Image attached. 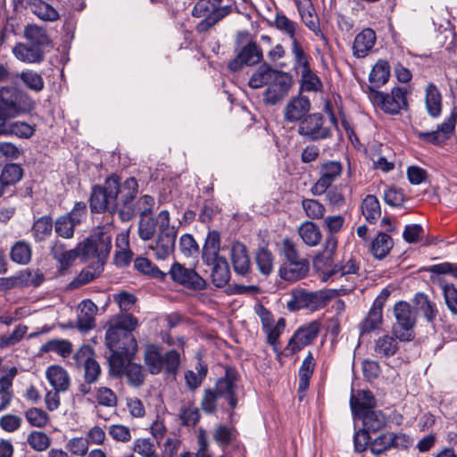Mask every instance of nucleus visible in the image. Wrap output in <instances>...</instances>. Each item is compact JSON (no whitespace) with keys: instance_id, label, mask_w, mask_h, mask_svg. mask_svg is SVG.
Returning a JSON list of instances; mask_svg holds the SVG:
<instances>
[{"instance_id":"f257e3e1","label":"nucleus","mask_w":457,"mask_h":457,"mask_svg":"<svg viewBox=\"0 0 457 457\" xmlns=\"http://www.w3.org/2000/svg\"><path fill=\"white\" fill-rule=\"evenodd\" d=\"M138 194V182L134 177L120 181V176L112 173L103 185H94L89 196V208L92 213L108 212L117 215L122 222L135 218L133 198Z\"/></svg>"},{"instance_id":"f03ea898","label":"nucleus","mask_w":457,"mask_h":457,"mask_svg":"<svg viewBox=\"0 0 457 457\" xmlns=\"http://www.w3.org/2000/svg\"><path fill=\"white\" fill-rule=\"evenodd\" d=\"M35 102L24 91L13 87H0V137L15 136L29 139L35 134V126L25 121L11 120L30 112Z\"/></svg>"},{"instance_id":"7ed1b4c3","label":"nucleus","mask_w":457,"mask_h":457,"mask_svg":"<svg viewBox=\"0 0 457 457\" xmlns=\"http://www.w3.org/2000/svg\"><path fill=\"white\" fill-rule=\"evenodd\" d=\"M111 351L109 364L112 371L120 376L125 374L128 383L135 387L141 386L145 382V374L142 366L131 362L135 353L137 351V345H107Z\"/></svg>"},{"instance_id":"20e7f679","label":"nucleus","mask_w":457,"mask_h":457,"mask_svg":"<svg viewBox=\"0 0 457 457\" xmlns=\"http://www.w3.org/2000/svg\"><path fill=\"white\" fill-rule=\"evenodd\" d=\"M355 288L353 284L349 287H341L339 290H320L308 292L304 289L293 291L292 299L287 302V307L291 312L301 309H310L312 311L325 307L328 303L335 296L346 295Z\"/></svg>"},{"instance_id":"39448f33","label":"nucleus","mask_w":457,"mask_h":457,"mask_svg":"<svg viewBox=\"0 0 457 457\" xmlns=\"http://www.w3.org/2000/svg\"><path fill=\"white\" fill-rule=\"evenodd\" d=\"M394 314L396 322L393 325L392 332L395 337L384 336L378 337L376 343H392L395 339L401 342L414 340V327L416 324V314L411 306L405 301H399L394 306Z\"/></svg>"},{"instance_id":"423d86ee","label":"nucleus","mask_w":457,"mask_h":457,"mask_svg":"<svg viewBox=\"0 0 457 457\" xmlns=\"http://www.w3.org/2000/svg\"><path fill=\"white\" fill-rule=\"evenodd\" d=\"M76 247L83 261L96 260L94 262L105 263L112 249V237L103 228H97Z\"/></svg>"},{"instance_id":"0eeeda50","label":"nucleus","mask_w":457,"mask_h":457,"mask_svg":"<svg viewBox=\"0 0 457 457\" xmlns=\"http://www.w3.org/2000/svg\"><path fill=\"white\" fill-rule=\"evenodd\" d=\"M135 205V217L139 213L138 237L143 241L151 240L156 233L160 231V218L155 219L150 215L153 212L154 198L149 195H143L139 198L137 195L133 198Z\"/></svg>"},{"instance_id":"6e6552de","label":"nucleus","mask_w":457,"mask_h":457,"mask_svg":"<svg viewBox=\"0 0 457 457\" xmlns=\"http://www.w3.org/2000/svg\"><path fill=\"white\" fill-rule=\"evenodd\" d=\"M137 327V319L130 313L114 316L105 325L106 343H137L133 334Z\"/></svg>"},{"instance_id":"1a4fd4ad","label":"nucleus","mask_w":457,"mask_h":457,"mask_svg":"<svg viewBox=\"0 0 457 457\" xmlns=\"http://www.w3.org/2000/svg\"><path fill=\"white\" fill-rule=\"evenodd\" d=\"M145 363L153 375L160 374L162 370L168 375H175L180 364V355L176 350H170L162 355L156 345H147Z\"/></svg>"},{"instance_id":"9d476101","label":"nucleus","mask_w":457,"mask_h":457,"mask_svg":"<svg viewBox=\"0 0 457 457\" xmlns=\"http://www.w3.org/2000/svg\"><path fill=\"white\" fill-rule=\"evenodd\" d=\"M160 231L155 239L154 245L152 246L154 256L158 260H165L175 249L177 238V229L170 226V212L167 210L159 212Z\"/></svg>"},{"instance_id":"9b49d317","label":"nucleus","mask_w":457,"mask_h":457,"mask_svg":"<svg viewBox=\"0 0 457 457\" xmlns=\"http://www.w3.org/2000/svg\"><path fill=\"white\" fill-rule=\"evenodd\" d=\"M370 92L374 103L385 113L395 115L402 110H408L407 90L403 87H395L392 88L389 94L370 87Z\"/></svg>"},{"instance_id":"f8f14e48","label":"nucleus","mask_w":457,"mask_h":457,"mask_svg":"<svg viewBox=\"0 0 457 457\" xmlns=\"http://www.w3.org/2000/svg\"><path fill=\"white\" fill-rule=\"evenodd\" d=\"M170 279L177 285L193 291L206 289L207 282L194 269L175 262L169 270Z\"/></svg>"},{"instance_id":"ddd939ff","label":"nucleus","mask_w":457,"mask_h":457,"mask_svg":"<svg viewBox=\"0 0 457 457\" xmlns=\"http://www.w3.org/2000/svg\"><path fill=\"white\" fill-rule=\"evenodd\" d=\"M297 133L309 141H320L332 137L331 129L324 126V117L320 112L308 114L299 123Z\"/></svg>"},{"instance_id":"4468645a","label":"nucleus","mask_w":457,"mask_h":457,"mask_svg":"<svg viewBox=\"0 0 457 457\" xmlns=\"http://www.w3.org/2000/svg\"><path fill=\"white\" fill-rule=\"evenodd\" d=\"M343 164L338 161H327L321 164L320 178L311 187L312 195H321L331 187L343 172Z\"/></svg>"},{"instance_id":"2eb2a0df","label":"nucleus","mask_w":457,"mask_h":457,"mask_svg":"<svg viewBox=\"0 0 457 457\" xmlns=\"http://www.w3.org/2000/svg\"><path fill=\"white\" fill-rule=\"evenodd\" d=\"M291 87L292 76L285 71L278 73L263 92L264 103L269 105L278 104L288 95Z\"/></svg>"},{"instance_id":"dca6fc26","label":"nucleus","mask_w":457,"mask_h":457,"mask_svg":"<svg viewBox=\"0 0 457 457\" xmlns=\"http://www.w3.org/2000/svg\"><path fill=\"white\" fill-rule=\"evenodd\" d=\"M263 54L261 46L250 41L243 46L237 54L228 62V69L233 72L240 71L244 66H253L262 60Z\"/></svg>"},{"instance_id":"f3484780","label":"nucleus","mask_w":457,"mask_h":457,"mask_svg":"<svg viewBox=\"0 0 457 457\" xmlns=\"http://www.w3.org/2000/svg\"><path fill=\"white\" fill-rule=\"evenodd\" d=\"M94 350L90 345H82L79 350L74 354L78 364L83 363L84 380L87 384H94L98 380L101 374V367L94 359Z\"/></svg>"},{"instance_id":"a211bd4d","label":"nucleus","mask_w":457,"mask_h":457,"mask_svg":"<svg viewBox=\"0 0 457 457\" xmlns=\"http://www.w3.org/2000/svg\"><path fill=\"white\" fill-rule=\"evenodd\" d=\"M311 107V101L307 96L302 95L294 96L284 108V120L287 123H300L309 114Z\"/></svg>"},{"instance_id":"6ab92c4d","label":"nucleus","mask_w":457,"mask_h":457,"mask_svg":"<svg viewBox=\"0 0 457 457\" xmlns=\"http://www.w3.org/2000/svg\"><path fill=\"white\" fill-rule=\"evenodd\" d=\"M237 372L236 370L227 367L224 377L218 379L214 392L220 396L225 398L231 408H236L237 399L235 392V382L237 379Z\"/></svg>"},{"instance_id":"aec40b11","label":"nucleus","mask_w":457,"mask_h":457,"mask_svg":"<svg viewBox=\"0 0 457 457\" xmlns=\"http://www.w3.org/2000/svg\"><path fill=\"white\" fill-rule=\"evenodd\" d=\"M230 260L236 274L246 277L251 272V261L245 244L235 241L231 245Z\"/></svg>"},{"instance_id":"412c9836","label":"nucleus","mask_w":457,"mask_h":457,"mask_svg":"<svg viewBox=\"0 0 457 457\" xmlns=\"http://www.w3.org/2000/svg\"><path fill=\"white\" fill-rule=\"evenodd\" d=\"M309 271V261L306 258H298L284 262L280 266L278 273L279 277L289 282H295L304 278Z\"/></svg>"},{"instance_id":"4be33fe9","label":"nucleus","mask_w":457,"mask_h":457,"mask_svg":"<svg viewBox=\"0 0 457 457\" xmlns=\"http://www.w3.org/2000/svg\"><path fill=\"white\" fill-rule=\"evenodd\" d=\"M300 14V17L305 26L314 33V35L328 43L327 37L321 31L320 27L319 17L317 16L314 7L311 0L300 2L295 4Z\"/></svg>"},{"instance_id":"5701e85b","label":"nucleus","mask_w":457,"mask_h":457,"mask_svg":"<svg viewBox=\"0 0 457 457\" xmlns=\"http://www.w3.org/2000/svg\"><path fill=\"white\" fill-rule=\"evenodd\" d=\"M377 40L375 31L370 28H365L359 32L353 43V54L356 58L366 57L373 49Z\"/></svg>"},{"instance_id":"b1692460","label":"nucleus","mask_w":457,"mask_h":457,"mask_svg":"<svg viewBox=\"0 0 457 457\" xmlns=\"http://www.w3.org/2000/svg\"><path fill=\"white\" fill-rule=\"evenodd\" d=\"M50 253L52 257L57 261L59 266L58 270L64 271L70 268L72 262L79 257L77 247L71 250H66L65 245L55 240L51 248Z\"/></svg>"},{"instance_id":"393cba45","label":"nucleus","mask_w":457,"mask_h":457,"mask_svg":"<svg viewBox=\"0 0 457 457\" xmlns=\"http://www.w3.org/2000/svg\"><path fill=\"white\" fill-rule=\"evenodd\" d=\"M377 406V400L373 393L370 390L358 391L357 396L353 395L350 398V407L353 416H357L374 411Z\"/></svg>"},{"instance_id":"a878e982","label":"nucleus","mask_w":457,"mask_h":457,"mask_svg":"<svg viewBox=\"0 0 457 457\" xmlns=\"http://www.w3.org/2000/svg\"><path fill=\"white\" fill-rule=\"evenodd\" d=\"M97 306L90 299L83 300L79 305L77 326L81 331H88L95 326Z\"/></svg>"},{"instance_id":"bb28decb","label":"nucleus","mask_w":457,"mask_h":457,"mask_svg":"<svg viewBox=\"0 0 457 457\" xmlns=\"http://www.w3.org/2000/svg\"><path fill=\"white\" fill-rule=\"evenodd\" d=\"M220 235L217 230L209 231L203 250L202 260L204 264L210 266L215 260L220 259Z\"/></svg>"},{"instance_id":"cd10ccee","label":"nucleus","mask_w":457,"mask_h":457,"mask_svg":"<svg viewBox=\"0 0 457 457\" xmlns=\"http://www.w3.org/2000/svg\"><path fill=\"white\" fill-rule=\"evenodd\" d=\"M46 376L57 392H66L71 386V378L65 369L59 365H52L47 368Z\"/></svg>"},{"instance_id":"c85d7f7f","label":"nucleus","mask_w":457,"mask_h":457,"mask_svg":"<svg viewBox=\"0 0 457 457\" xmlns=\"http://www.w3.org/2000/svg\"><path fill=\"white\" fill-rule=\"evenodd\" d=\"M354 420H361L363 429L370 433H376L384 428L386 425V418L382 411L374 410L362 414L353 416Z\"/></svg>"},{"instance_id":"c756f323","label":"nucleus","mask_w":457,"mask_h":457,"mask_svg":"<svg viewBox=\"0 0 457 457\" xmlns=\"http://www.w3.org/2000/svg\"><path fill=\"white\" fill-rule=\"evenodd\" d=\"M104 264L105 263L103 262H92L83 269L79 274L69 283L68 288L75 289L93 281L102 274Z\"/></svg>"},{"instance_id":"7c9ffc66","label":"nucleus","mask_w":457,"mask_h":457,"mask_svg":"<svg viewBox=\"0 0 457 457\" xmlns=\"http://www.w3.org/2000/svg\"><path fill=\"white\" fill-rule=\"evenodd\" d=\"M211 273L212 283L218 288L224 287L230 279L231 273L229 265L225 257H220L212 262Z\"/></svg>"},{"instance_id":"2f4dec72","label":"nucleus","mask_w":457,"mask_h":457,"mask_svg":"<svg viewBox=\"0 0 457 457\" xmlns=\"http://www.w3.org/2000/svg\"><path fill=\"white\" fill-rule=\"evenodd\" d=\"M359 270V262L353 257H351L345 264L337 263L329 269L323 268V270H320V278L322 281H328L337 274H340V277H344L345 275L357 274Z\"/></svg>"},{"instance_id":"473e14b6","label":"nucleus","mask_w":457,"mask_h":457,"mask_svg":"<svg viewBox=\"0 0 457 457\" xmlns=\"http://www.w3.org/2000/svg\"><path fill=\"white\" fill-rule=\"evenodd\" d=\"M12 53L15 57L24 62L34 63L41 62L44 60L45 54L43 50L37 46H27L21 43L17 44Z\"/></svg>"},{"instance_id":"72a5a7b5","label":"nucleus","mask_w":457,"mask_h":457,"mask_svg":"<svg viewBox=\"0 0 457 457\" xmlns=\"http://www.w3.org/2000/svg\"><path fill=\"white\" fill-rule=\"evenodd\" d=\"M281 71L271 68L270 65L264 62L261 64L257 71L252 75L248 85L252 88H260L265 85H269L277 77Z\"/></svg>"},{"instance_id":"f704fd0d","label":"nucleus","mask_w":457,"mask_h":457,"mask_svg":"<svg viewBox=\"0 0 457 457\" xmlns=\"http://www.w3.org/2000/svg\"><path fill=\"white\" fill-rule=\"evenodd\" d=\"M321 325L319 321H312L298 328L288 343H312L320 332Z\"/></svg>"},{"instance_id":"c9c22d12","label":"nucleus","mask_w":457,"mask_h":457,"mask_svg":"<svg viewBox=\"0 0 457 457\" xmlns=\"http://www.w3.org/2000/svg\"><path fill=\"white\" fill-rule=\"evenodd\" d=\"M393 238L384 232H378L370 245V253L378 260L386 258L393 248Z\"/></svg>"},{"instance_id":"e433bc0d","label":"nucleus","mask_w":457,"mask_h":457,"mask_svg":"<svg viewBox=\"0 0 457 457\" xmlns=\"http://www.w3.org/2000/svg\"><path fill=\"white\" fill-rule=\"evenodd\" d=\"M390 77V65L387 61L379 59L373 66L370 76L369 81L372 86L370 87H380L385 85Z\"/></svg>"},{"instance_id":"4c0bfd02","label":"nucleus","mask_w":457,"mask_h":457,"mask_svg":"<svg viewBox=\"0 0 457 457\" xmlns=\"http://www.w3.org/2000/svg\"><path fill=\"white\" fill-rule=\"evenodd\" d=\"M413 303L417 310L420 311L425 319L433 323L437 316L438 311L434 302L430 301L428 296L421 292H418L414 295Z\"/></svg>"},{"instance_id":"58836bf2","label":"nucleus","mask_w":457,"mask_h":457,"mask_svg":"<svg viewBox=\"0 0 457 457\" xmlns=\"http://www.w3.org/2000/svg\"><path fill=\"white\" fill-rule=\"evenodd\" d=\"M10 258L15 263L28 264L32 258L31 244L26 240L16 241L11 247Z\"/></svg>"},{"instance_id":"ea45409f","label":"nucleus","mask_w":457,"mask_h":457,"mask_svg":"<svg viewBox=\"0 0 457 457\" xmlns=\"http://www.w3.org/2000/svg\"><path fill=\"white\" fill-rule=\"evenodd\" d=\"M426 107L431 117H438L442 112V96L433 83H429L426 89Z\"/></svg>"},{"instance_id":"a19ab883","label":"nucleus","mask_w":457,"mask_h":457,"mask_svg":"<svg viewBox=\"0 0 457 457\" xmlns=\"http://www.w3.org/2000/svg\"><path fill=\"white\" fill-rule=\"evenodd\" d=\"M54 221L49 215H43L35 220L31 228L35 242L45 241L52 235Z\"/></svg>"},{"instance_id":"79ce46f5","label":"nucleus","mask_w":457,"mask_h":457,"mask_svg":"<svg viewBox=\"0 0 457 457\" xmlns=\"http://www.w3.org/2000/svg\"><path fill=\"white\" fill-rule=\"evenodd\" d=\"M315 363L313 361V358L312 353H309L308 355L303 360L300 369H299V382H298V394H303L310 386V378L313 373ZM300 400L303 398V395H299Z\"/></svg>"},{"instance_id":"37998d69","label":"nucleus","mask_w":457,"mask_h":457,"mask_svg":"<svg viewBox=\"0 0 457 457\" xmlns=\"http://www.w3.org/2000/svg\"><path fill=\"white\" fill-rule=\"evenodd\" d=\"M237 434L235 427L219 424L214 429L212 438L219 446L226 448L237 439Z\"/></svg>"},{"instance_id":"c03bdc74","label":"nucleus","mask_w":457,"mask_h":457,"mask_svg":"<svg viewBox=\"0 0 457 457\" xmlns=\"http://www.w3.org/2000/svg\"><path fill=\"white\" fill-rule=\"evenodd\" d=\"M254 260L258 270L268 277L273 271L274 255L266 246L258 247L255 252Z\"/></svg>"},{"instance_id":"a18cd8bd","label":"nucleus","mask_w":457,"mask_h":457,"mask_svg":"<svg viewBox=\"0 0 457 457\" xmlns=\"http://www.w3.org/2000/svg\"><path fill=\"white\" fill-rule=\"evenodd\" d=\"M23 177V169L17 163H6L1 170L0 179L9 191L12 186L18 183Z\"/></svg>"},{"instance_id":"49530a36","label":"nucleus","mask_w":457,"mask_h":457,"mask_svg":"<svg viewBox=\"0 0 457 457\" xmlns=\"http://www.w3.org/2000/svg\"><path fill=\"white\" fill-rule=\"evenodd\" d=\"M326 253L317 255L313 260V266L317 270H322L326 266L330 265L332 255L337 245V239L335 234H329L326 237Z\"/></svg>"},{"instance_id":"de8ad7c7","label":"nucleus","mask_w":457,"mask_h":457,"mask_svg":"<svg viewBox=\"0 0 457 457\" xmlns=\"http://www.w3.org/2000/svg\"><path fill=\"white\" fill-rule=\"evenodd\" d=\"M361 212L366 220L370 224L377 222L381 215L380 204L373 195H368L361 203Z\"/></svg>"},{"instance_id":"09e8293b","label":"nucleus","mask_w":457,"mask_h":457,"mask_svg":"<svg viewBox=\"0 0 457 457\" xmlns=\"http://www.w3.org/2000/svg\"><path fill=\"white\" fill-rule=\"evenodd\" d=\"M299 235L303 241L310 245L315 246L321 240L320 228L312 221H305L299 228Z\"/></svg>"},{"instance_id":"8fccbe9b","label":"nucleus","mask_w":457,"mask_h":457,"mask_svg":"<svg viewBox=\"0 0 457 457\" xmlns=\"http://www.w3.org/2000/svg\"><path fill=\"white\" fill-rule=\"evenodd\" d=\"M21 287H38L45 281L44 273L37 269H25L17 272Z\"/></svg>"},{"instance_id":"3c124183","label":"nucleus","mask_w":457,"mask_h":457,"mask_svg":"<svg viewBox=\"0 0 457 457\" xmlns=\"http://www.w3.org/2000/svg\"><path fill=\"white\" fill-rule=\"evenodd\" d=\"M383 315L381 312L370 309L367 317L359 325L360 328V340H365V337L370 333L375 331L379 324H381Z\"/></svg>"},{"instance_id":"603ef678","label":"nucleus","mask_w":457,"mask_h":457,"mask_svg":"<svg viewBox=\"0 0 457 457\" xmlns=\"http://www.w3.org/2000/svg\"><path fill=\"white\" fill-rule=\"evenodd\" d=\"M24 36L31 42V45L37 47L47 46L50 43L46 29L35 24H29L25 27Z\"/></svg>"},{"instance_id":"864d4df0","label":"nucleus","mask_w":457,"mask_h":457,"mask_svg":"<svg viewBox=\"0 0 457 457\" xmlns=\"http://www.w3.org/2000/svg\"><path fill=\"white\" fill-rule=\"evenodd\" d=\"M54 232L64 239L72 238L77 225L66 215L59 216L54 222Z\"/></svg>"},{"instance_id":"5fc2aeb1","label":"nucleus","mask_w":457,"mask_h":457,"mask_svg":"<svg viewBox=\"0 0 457 457\" xmlns=\"http://www.w3.org/2000/svg\"><path fill=\"white\" fill-rule=\"evenodd\" d=\"M32 12L40 20L45 21H55L60 18L58 12L51 4L44 1L34 4Z\"/></svg>"},{"instance_id":"6e6d98bb","label":"nucleus","mask_w":457,"mask_h":457,"mask_svg":"<svg viewBox=\"0 0 457 457\" xmlns=\"http://www.w3.org/2000/svg\"><path fill=\"white\" fill-rule=\"evenodd\" d=\"M19 77L28 88L35 92H40L44 89L45 82L39 73L31 70H27L22 71Z\"/></svg>"},{"instance_id":"4d7b16f0","label":"nucleus","mask_w":457,"mask_h":457,"mask_svg":"<svg viewBox=\"0 0 457 457\" xmlns=\"http://www.w3.org/2000/svg\"><path fill=\"white\" fill-rule=\"evenodd\" d=\"M275 27L287 34L291 40L296 39L295 31L297 23L288 19L283 12H277L275 17Z\"/></svg>"},{"instance_id":"13d9d810","label":"nucleus","mask_w":457,"mask_h":457,"mask_svg":"<svg viewBox=\"0 0 457 457\" xmlns=\"http://www.w3.org/2000/svg\"><path fill=\"white\" fill-rule=\"evenodd\" d=\"M179 247L186 257L196 256L199 253V245L191 234L186 233L179 238Z\"/></svg>"},{"instance_id":"bf43d9fd","label":"nucleus","mask_w":457,"mask_h":457,"mask_svg":"<svg viewBox=\"0 0 457 457\" xmlns=\"http://www.w3.org/2000/svg\"><path fill=\"white\" fill-rule=\"evenodd\" d=\"M302 207L305 214L312 220H319L324 216L325 206L316 199H303Z\"/></svg>"},{"instance_id":"052dcab7","label":"nucleus","mask_w":457,"mask_h":457,"mask_svg":"<svg viewBox=\"0 0 457 457\" xmlns=\"http://www.w3.org/2000/svg\"><path fill=\"white\" fill-rule=\"evenodd\" d=\"M386 204L392 207H401L405 202V195L402 188L391 186L386 188L383 195Z\"/></svg>"},{"instance_id":"680f3d73","label":"nucleus","mask_w":457,"mask_h":457,"mask_svg":"<svg viewBox=\"0 0 457 457\" xmlns=\"http://www.w3.org/2000/svg\"><path fill=\"white\" fill-rule=\"evenodd\" d=\"M27 442L32 449L42 452L49 447L51 440L45 432L32 431L28 436Z\"/></svg>"},{"instance_id":"e2e57ef3","label":"nucleus","mask_w":457,"mask_h":457,"mask_svg":"<svg viewBox=\"0 0 457 457\" xmlns=\"http://www.w3.org/2000/svg\"><path fill=\"white\" fill-rule=\"evenodd\" d=\"M394 445L391 439V432L382 433L370 443V451L375 455H379L389 450Z\"/></svg>"},{"instance_id":"0e129e2a","label":"nucleus","mask_w":457,"mask_h":457,"mask_svg":"<svg viewBox=\"0 0 457 457\" xmlns=\"http://www.w3.org/2000/svg\"><path fill=\"white\" fill-rule=\"evenodd\" d=\"M457 122V107H454L451 115L442 124L436 128L441 137L446 142L454 133L455 124Z\"/></svg>"},{"instance_id":"69168bd1","label":"nucleus","mask_w":457,"mask_h":457,"mask_svg":"<svg viewBox=\"0 0 457 457\" xmlns=\"http://www.w3.org/2000/svg\"><path fill=\"white\" fill-rule=\"evenodd\" d=\"M25 418L31 426L37 428L45 427L48 421L47 413L42 409L36 407L29 408L26 411Z\"/></svg>"},{"instance_id":"338daca9","label":"nucleus","mask_w":457,"mask_h":457,"mask_svg":"<svg viewBox=\"0 0 457 457\" xmlns=\"http://www.w3.org/2000/svg\"><path fill=\"white\" fill-rule=\"evenodd\" d=\"M445 304L452 314H457V284H445L442 287Z\"/></svg>"},{"instance_id":"774afa93","label":"nucleus","mask_w":457,"mask_h":457,"mask_svg":"<svg viewBox=\"0 0 457 457\" xmlns=\"http://www.w3.org/2000/svg\"><path fill=\"white\" fill-rule=\"evenodd\" d=\"M134 452L143 457H158L154 444L149 438H138L134 442Z\"/></svg>"}]
</instances>
